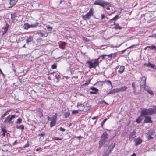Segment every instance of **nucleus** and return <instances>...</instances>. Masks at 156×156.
Returning a JSON list of instances; mask_svg holds the SVG:
<instances>
[{
  "label": "nucleus",
  "instance_id": "ea45409f",
  "mask_svg": "<svg viewBox=\"0 0 156 156\" xmlns=\"http://www.w3.org/2000/svg\"><path fill=\"white\" fill-rule=\"evenodd\" d=\"M91 79H89L84 84V85H88L89 84L90 82Z\"/></svg>",
  "mask_w": 156,
  "mask_h": 156
},
{
  "label": "nucleus",
  "instance_id": "7ed1b4c3",
  "mask_svg": "<svg viewBox=\"0 0 156 156\" xmlns=\"http://www.w3.org/2000/svg\"><path fill=\"white\" fill-rule=\"evenodd\" d=\"M108 135L106 132L103 133L99 141V148H101L104 144L108 142Z\"/></svg>",
  "mask_w": 156,
  "mask_h": 156
},
{
  "label": "nucleus",
  "instance_id": "680f3d73",
  "mask_svg": "<svg viewBox=\"0 0 156 156\" xmlns=\"http://www.w3.org/2000/svg\"><path fill=\"white\" fill-rule=\"evenodd\" d=\"M133 93L135 95H137L139 94V93H138V92H136V90H134L133 91Z\"/></svg>",
  "mask_w": 156,
  "mask_h": 156
},
{
  "label": "nucleus",
  "instance_id": "c756f323",
  "mask_svg": "<svg viewBox=\"0 0 156 156\" xmlns=\"http://www.w3.org/2000/svg\"><path fill=\"white\" fill-rule=\"evenodd\" d=\"M23 27L25 29H28V28H30V24L27 23H25L24 24Z\"/></svg>",
  "mask_w": 156,
  "mask_h": 156
},
{
  "label": "nucleus",
  "instance_id": "de8ad7c7",
  "mask_svg": "<svg viewBox=\"0 0 156 156\" xmlns=\"http://www.w3.org/2000/svg\"><path fill=\"white\" fill-rule=\"evenodd\" d=\"M47 28L48 31H51L52 30V27L51 26H47Z\"/></svg>",
  "mask_w": 156,
  "mask_h": 156
},
{
  "label": "nucleus",
  "instance_id": "72a5a7b5",
  "mask_svg": "<svg viewBox=\"0 0 156 156\" xmlns=\"http://www.w3.org/2000/svg\"><path fill=\"white\" fill-rule=\"evenodd\" d=\"M147 47H148L151 50H156V47L154 45H152L151 46H147Z\"/></svg>",
  "mask_w": 156,
  "mask_h": 156
},
{
  "label": "nucleus",
  "instance_id": "9b49d317",
  "mask_svg": "<svg viewBox=\"0 0 156 156\" xmlns=\"http://www.w3.org/2000/svg\"><path fill=\"white\" fill-rule=\"evenodd\" d=\"M134 141L135 142V146H137L141 144L142 142V140L140 137H138L135 139L134 140Z\"/></svg>",
  "mask_w": 156,
  "mask_h": 156
},
{
  "label": "nucleus",
  "instance_id": "8fccbe9b",
  "mask_svg": "<svg viewBox=\"0 0 156 156\" xmlns=\"http://www.w3.org/2000/svg\"><path fill=\"white\" fill-rule=\"evenodd\" d=\"M53 139L55 140H62V138H60L57 137H55Z\"/></svg>",
  "mask_w": 156,
  "mask_h": 156
},
{
  "label": "nucleus",
  "instance_id": "09e8293b",
  "mask_svg": "<svg viewBox=\"0 0 156 156\" xmlns=\"http://www.w3.org/2000/svg\"><path fill=\"white\" fill-rule=\"evenodd\" d=\"M132 87L133 88V91L134 90H135L136 87H135V83L134 82H133L132 83Z\"/></svg>",
  "mask_w": 156,
  "mask_h": 156
},
{
  "label": "nucleus",
  "instance_id": "c03bdc74",
  "mask_svg": "<svg viewBox=\"0 0 156 156\" xmlns=\"http://www.w3.org/2000/svg\"><path fill=\"white\" fill-rule=\"evenodd\" d=\"M134 46V45H133L131 46H130V47H128L127 48H126V49H124V50H122L121 51V52L122 53H123L126 50V49H128L129 48H131L132 46Z\"/></svg>",
  "mask_w": 156,
  "mask_h": 156
},
{
  "label": "nucleus",
  "instance_id": "4468645a",
  "mask_svg": "<svg viewBox=\"0 0 156 156\" xmlns=\"http://www.w3.org/2000/svg\"><path fill=\"white\" fill-rule=\"evenodd\" d=\"M136 132L135 131H133L130 135L129 139V140L131 141L135 137Z\"/></svg>",
  "mask_w": 156,
  "mask_h": 156
},
{
  "label": "nucleus",
  "instance_id": "13d9d810",
  "mask_svg": "<svg viewBox=\"0 0 156 156\" xmlns=\"http://www.w3.org/2000/svg\"><path fill=\"white\" fill-rule=\"evenodd\" d=\"M112 54L111 53L110 54L107 55L106 56H108V57H112Z\"/></svg>",
  "mask_w": 156,
  "mask_h": 156
},
{
  "label": "nucleus",
  "instance_id": "c9c22d12",
  "mask_svg": "<svg viewBox=\"0 0 156 156\" xmlns=\"http://www.w3.org/2000/svg\"><path fill=\"white\" fill-rule=\"evenodd\" d=\"M118 18V15H116L114 17H113L112 19H110L109 21V22H110L112 20H116Z\"/></svg>",
  "mask_w": 156,
  "mask_h": 156
},
{
  "label": "nucleus",
  "instance_id": "bb28decb",
  "mask_svg": "<svg viewBox=\"0 0 156 156\" xmlns=\"http://www.w3.org/2000/svg\"><path fill=\"white\" fill-rule=\"evenodd\" d=\"M66 44L67 43L65 42H62L61 44H59L60 48L63 49Z\"/></svg>",
  "mask_w": 156,
  "mask_h": 156
},
{
  "label": "nucleus",
  "instance_id": "f3484780",
  "mask_svg": "<svg viewBox=\"0 0 156 156\" xmlns=\"http://www.w3.org/2000/svg\"><path fill=\"white\" fill-rule=\"evenodd\" d=\"M45 133H42L38 134V136H40L39 140L40 141L43 140L44 138V136H45Z\"/></svg>",
  "mask_w": 156,
  "mask_h": 156
},
{
  "label": "nucleus",
  "instance_id": "69168bd1",
  "mask_svg": "<svg viewBox=\"0 0 156 156\" xmlns=\"http://www.w3.org/2000/svg\"><path fill=\"white\" fill-rule=\"evenodd\" d=\"M17 140H15L14 142L13 143V145H16V144H17Z\"/></svg>",
  "mask_w": 156,
  "mask_h": 156
},
{
  "label": "nucleus",
  "instance_id": "f704fd0d",
  "mask_svg": "<svg viewBox=\"0 0 156 156\" xmlns=\"http://www.w3.org/2000/svg\"><path fill=\"white\" fill-rule=\"evenodd\" d=\"M142 119L140 117H138L136 120V122L137 123H140L142 121Z\"/></svg>",
  "mask_w": 156,
  "mask_h": 156
},
{
  "label": "nucleus",
  "instance_id": "0e129e2a",
  "mask_svg": "<svg viewBox=\"0 0 156 156\" xmlns=\"http://www.w3.org/2000/svg\"><path fill=\"white\" fill-rule=\"evenodd\" d=\"M52 118H51L49 117H48V121H50V120H51H51H52Z\"/></svg>",
  "mask_w": 156,
  "mask_h": 156
},
{
  "label": "nucleus",
  "instance_id": "a878e982",
  "mask_svg": "<svg viewBox=\"0 0 156 156\" xmlns=\"http://www.w3.org/2000/svg\"><path fill=\"white\" fill-rule=\"evenodd\" d=\"M115 144H114L112 145H110L109 146L108 149H109L108 151H107L108 153L109 154L110 153H111L112 151V150L113 148H114V147H115Z\"/></svg>",
  "mask_w": 156,
  "mask_h": 156
},
{
  "label": "nucleus",
  "instance_id": "bf43d9fd",
  "mask_svg": "<svg viewBox=\"0 0 156 156\" xmlns=\"http://www.w3.org/2000/svg\"><path fill=\"white\" fill-rule=\"evenodd\" d=\"M107 83H109L110 85H111L112 87V83L111 82V81L110 80H108L107 81Z\"/></svg>",
  "mask_w": 156,
  "mask_h": 156
},
{
  "label": "nucleus",
  "instance_id": "0eeeda50",
  "mask_svg": "<svg viewBox=\"0 0 156 156\" xmlns=\"http://www.w3.org/2000/svg\"><path fill=\"white\" fill-rule=\"evenodd\" d=\"M5 26L2 28V31L3 32V33L2 34V35H4V34L7 32L9 27V25L5 21Z\"/></svg>",
  "mask_w": 156,
  "mask_h": 156
},
{
  "label": "nucleus",
  "instance_id": "37998d69",
  "mask_svg": "<svg viewBox=\"0 0 156 156\" xmlns=\"http://www.w3.org/2000/svg\"><path fill=\"white\" fill-rule=\"evenodd\" d=\"M107 120V118H105L102 122L101 124V126L102 127L104 124L105 123V122Z\"/></svg>",
  "mask_w": 156,
  "mask_h": 156
},
{
  "label": "nucleus",
  "instance_id": "052dcab7",
  "mask_svg": "<svg viewBox=\"0 0 156 156\" xmlns=\"http://www.w3.org/2000/svg\"><path fill=\"white\" fill-rule=\"evenodd\" d=\"M101 19H103L105 18V15H104L103 14H102L101 15Z\"/></svg>",
  "mask_w": 156,
  "mask_h": 156
},
{
  "label": "nucleus",
  "instance_id": "49530a36",
  "mask_svg": "<svg viewBox=\"0 0 156 156\" xmlns=\"http://www.w3.org/2000/svg\"><path fill=\"white\" fill-rule=\"evenodd\" d=\"M79 111V109L78 110H73L72 111V114H75L78 113Z\"/></svg>",
  "mask_w": 156,
  "mask_h": 156
},
{
  "label": "nucleus",
  "instance_id": "864d4df0",
  "mask_svg": "<svg viewBox=\"0 0 156 156\" xmlns=\"http://www.w3.org/2000/svg\"><path fill=\"white\" fill-rule=\"evenodd\" d=\"M112 57H113L114 58H115L117 56V54L116 53L112 54Z\"/></svg>",
  "mask_w": 156,
  "mask_h": 156
},
{
  "label": "nucleus",
  "instance_id": "774afa93",
  "mask_svg": "<svg viewBox=\"0 0 156 156\" xmlns=\"http://www.w3.org/2000/svg\"><path fill=\"white\" fill-rule=\"evenodd\" d=\"M41 149V147H39L37 148V149H36V151H39Z\"/></svg>",
  "mask_w": 156,
  "mask_h": 156
},
{
  "label": "nucleus",
  "instance_id": "393cba45",
  "mask_svg": "<svg viewBox=\"0 0 156 156\" xmlns=\"http://www.w3.org/2000/svg\"><path fill=\"white\" fill-rule=\"evenodd\" d=\"M118 92H119L118 90V88H117L113 89L110 91L109 92V94H113Z\"/></svg>",
  "mask_w": 156,
  "mask_h": 156
},
{
  "label": "nucleus",
  "instance_id": "4c0bfd02",
  "mask_svg": "<svg viewBox=\"0 0 156 156\" xmlns=\"http://www.w3.org/2000/svg\"><path fill=\"white\" fill-rule=\"evenodd\" d=\"M37 34L40 37H43L44 35V34L43 33H42L41 32H37Z\"/></svg>",
  "mask_w": 156,
  "mask_h": 156
},
{
  "label": "nucleus",
  "instance_id": "58836bf2",
  "mask_svg": "<svg viewBox=\"0 0 156 156\" xmlns=\"http://www.w3.org/2000/svg\"><path fill=\"white\" fill-rule=\"evenodd\" d=\"M107 56V55H106V54H105V55H101L100 56H99L98 58H100L101 57L102 58V59H101L100 60V61L99 62H101V61H102V60L103 59H104L105 58V56Z\"/></svg>",
  "mask_w": 156,
  "mask_h": 156
},
{
  "label": "nucleus",
  "instance_id": "f257e3e1",
  "mask_svg": "<svg viewBox=\"0 0 156 156\" xmlns=\"http://www.w3.org/2000/svg\"><path fill=\"white\" fill-rule=\"evenodd\" d=\"M146 78L144 76H143L141 78L140 83V90H146L151 95H153L154 94L152 91L148 87L146 86Z\"/></svg>",
  "mask_w": 156,
  "mask_h": 156
},
{
  "label": "nucleus",
  "instance_id": "5fc2aeb1",
  "mask_svg": "<svg viewBox=\"0 0 156 156\" xmlns=\"http://www.w3.org/2000/svg\"><path fill=\"white\" fill-rule=\"evenodd\" d=\"M60 130L64 132L65 130V129L64 128L62 127H60Z\"/></svg>",
  "mask_w": 156,
  "mask_h": 156
},
{
  "label": "nucleus",
  "instance_id": "6e6552de",
  "mask_svg": "<svg viewBox=\"0 0 156 156\" xmlns=\"http://www.w3.org/2000/svg\"><path fill=\"white\" fill-rule=\"evenodd\" d=\"M77 107L79 109V111H85L84 109V105L81 103H78L77 104Z\"/></svg>",
  "mask_w": 156,
  "mask_h": 156
},
{
  "label": "nucleus",
  "instance_id": "2eb2a0df",
  "mask_svg": "<svg viewBox=\"0 0 156 156\" xmlns=\"http://www.w3.org/2000/svg\"><path fill=\"white\" fill-rule=\"evenodd\" d=\"M18 0H10L9 4L10 5L9 7V8H11L14 6Z\"/></svg>",
  "mask_w": 156,
  "mask_h": 156
},
{
  "label": "nucleus",
  "instance_id": "7c9ffc66",
  "mask_svg": "<svg viewBox=\"0 0 156 156\" xmlns=\"http://www.w3.org/2000/svg\"><path fill=\"white\" fill-rule=\"evenodd\" d=\"M16 128L17 129H20L22 131H23L24 129V126L23 125H21L20 126L16 125Z\"/></svg>",
  "mask_w": 156,
  "mask_h": 156
},
{
  "label": "nucleus",
  "instance_id": "4be33fe9",
  "mask_svg": "<svg viewBox=\"0 0 156 156\" xmlns=\"http://www.w3.org/2000/svg\"><path fill=\"white\" fill-rule=\"evenodd\" d=\"M11 109H10L5 111V112L1 116L0 119H3V117H5L7 115H9V114L10 112L11 111Z\"/></svg>",
  "mask_w": 156,
  "mask_h": 156
},
{
  "label": "nucleus",
  "instance_id": "b1692460",
  "mask_svg": "<svg viewBox=\"0 0 156 156\" xmlns=\"http://www.w3.org/2000/svg\"><path fill=\"white\" fill-rule=\"evenodd\" d=\"M33 40V37L32 36H30L29 37L26 39V43L29 44L30 42L32 41Z\"/></svg>",
  "mask_w": 156,
  "mask_h": 156
},
{
  "label": "nucleus",
  "instance_id": "dca6fc26",
  "mask_svg": "<svg viewBox=\"0 0 156 156\" xmlns=\"http://www.w3.org/2000/svg\"><path fill=\"white\" fill-rule=\"evenodd\" d=\"M52 120H51L50 122V126L51 127L54 126L55 125L56 122V117L54 116L52 117Z\"/></svg>",
  "mask_w": 156,
  "mask_h": 156
},
{
  "label": "nucleus",
  "instance_id": "c85d7f7f",
  "mask_svg": "<svg viewBox=\"0 0 156 156\" xmlns=\"http://www.w3.org/2000/svg\"><path fill=\"white\" fill-rule=\"evenodd\" d=\"M39 24L38 23H36L35 24L30 25V28H35L37 27Z\"/></svg>",
  "mask_w": 156,
  "mask_h": 156
},
{
  "label": "nucleus",
  "instance_id": "338daca9",
  "mask_svg": "<svg viewBox=\"0 0 156 156\" xmlns=\"http://www.w3.org/2000/svg\"><path fill=\"white\" fill-rule=\"evenodd\" d=\"M153 131H152L151 132H148L149 135H150V134L152 135L153 134Z\"/></svg>",
  "mask_w": 156,
  "mask_h": 156
},
{
  "label": "nucleus",
  "instance_id": "a211bd4d",
  "mask_svg": "<svg viewBox=\"0 0 156 156\" xmlns=\"http://www.w3.org/2000/svg\"><path fill=\"white\" fill-rule=\"evenodd\" d=\"M91 90H92V91L90 92V94H96L98 90V89L94 87H91Z\"/></svg>",
  "mask_w": 156,
  "mask_h": 156
},
{
  "label": "nucleus",
  "instance_id": "1a4fd4ad",
  "mask_svg": "<svg viewBox=\"0 0 156 156\" xmlns=\"http://www.w3.org/2000/svg\"><path fill=\"white\" fill-rule=\"evenodd\" d=\"M148 115H151L156 114V108H151L148 109Z\"/></svg>",
  "mask_w": 156,
  "mask_h": 156
},
{
  "label": "nucleus",
  "instance_id": "e433bc0d",
  "mask_svg": "<svg viewBox=\"0 0 156 156\" xmlns=\"http://www.w3.org/2000/svg\"><path fill=\"white\" fill-rule=\"evenodd\" d=\"M22 121V119L21 118H19L17 120L16 123L17 124L20 123H21Z\"/></svg>",
  "mask_w": 156,
  "mask_h": 156
},
{
  "label": "nucleus",
  "instance_id": "6e6d98bb",
  "mask_svg": "<svg viewBox=\"0 0 156 156\" xmlns=\"http://www.w3.org/2000/svg\"><path fill=\"white\" fill-rule=\"evenodd\" d=\"M147 138L150 140V139H152L153 138V137H152V136H151L150 135H149L147 136Z\"/></svg>",
  "mask_w": 156,
  "mask_h": 156
},
{
  "label": "nucleus",
  "instance_id": "4d7b16f0",
  "mask_svg": "<svg viewBox=\"0 0 156 156\" xmlns=\"http://www.w3.org/2000/svg\"><path fill=\"white\" fill-rule=\"evenodd\" d=\"M29 145V144L28 143H27V144H25L24 146H23V147L24 148H26V147H27Z\"/></svg>",
  "mask_w": 156,
  "mask_h": 156
},
{
  "label": "nucleus",
  "instance_id": "9d476101",
  "mask_svg": "<svg viewBox=\"0 0 156 156\" xmlns=\"http://www.w3.org/2000/svg\"><path fill=\"white\" fill-rule=\"evenodd\" d=\"M146 115H148V109L143 108L141 110L140 116H143Z\"/></svg>",
  "mask_w": 156,
  "mask_h": 156
},
{
  "label": "nucleus",
  "instance_id": "423d86ee",
  "mask_svg": "<svg viewBox=\"0 0 156 156\" xmlns=\"http://www.w3.org/2000/svg\"><path fill=\"white\" fill-rule=\"evenodd\" d=\"M93 9L92 8H91L89 12L85 15L82 16V18L85 20L87 19H89L93 15Z\"/></svg>",
  "mask_w": 156,
  "mask_h": 156
},
{
  "label": "nucleus",
  "instance_id": "603ef678",
  "mask_svg": "<svg viewBox=\"0 0 156 156\" xmlns=\"http://www.w3.org/2000/svg\"><path fill=\"white\" fill-rule=\"evenodd\" d=\"M100 103L102 104L103 103H105L106 104L108 105V104L106 103L104 100H103L100 101Z\"/></svg>",
  "mask_w": 156,
  "mask_h": 156
},
{
  "label": "nucleus",
  "instance_id": "2f4dec72",
  "mask_svg": "<svg viewBox=\"0 0 156 156\" xmlns=\"http://www.w3.org/2000/svg\"><path fill=\"white\" fill-rule=\"evenodd\" d=\"M1 130L3 132V133L2 134L3 136H5V133L7 132V130L3 128H2Z\"/></svg>",
  "mask_w": 156,
  "mask_h": 156
},
{
  "label": "nucleus",
  "instance_id": "473e14b6",
  "mask_svg": "<svg viewBox=\"0 0 156 156\" xmlns=\"http://www.w3.org/2000/svg\"><path fill=\"white\" fill-rule=\"evenodd\" d=\"M70 115V113L68 112H66L64 114V116L65 118L68 117Z\"/></svg>",
  "mask_w": 156,
  "mask_h": 156
},
{
  "label": "nucleus",
  "instance_id": "5701e85b",
  "mask_svg": "<svg viewBox=\"0 0 156 156\" xmlns=\"http://www.w3.org/2000/svg\"><path fill=\"white\" fill-rule=\"evenodd\" d=\"M91 106V105H90L88 103H87L86 105H84V109L86 111L89 110Z\"/></svg>",
  "mask_w": 156,
  "mask_h": 156
},
{
  "label": "nucleus",
  "instance_id": "cd10ccee",
  "mask_svg": "<svg viewBox=\"0 0 156 156\" xmlns=\"http://www.w3.org/2000/svg\"><path fill=\"white\" fill-rule=\"evenodd\" d=\"M108 5H105L104 7H103L104 8H106V9L107 10H110V9L109 8V7H112V5L111 4V3H109L108 2Z\"/></svg>",
  "mask_w": 156,
  "mask_h": 156
},
{
  "label": "nucleus",
  "instance_id": "ddd939ff",
  "mask_svg": "<svg viewBox=\"0 0 156 156\" xmlns=\"http://www.w3.org/2000/svg\"><path fill=\"white\" fill-rule=\"evenodd\" d=\"M17 16L16 15L15 13L12 14H11V19L13 23H15L17 20Z\"/></svg>",
  "mask_w": 156,
  "mask_h": 156
},
{
  "label": "nucleus",
  "instance_id": "aec40b11",
  "mask_svg": "<svg viewBox=\"0 0 156 156\" xmlns=\"http://www.w3.org/2000/svg\"><path fill=\"white\" fill-rule=\"evenodd\" d=\"M125 69V67L124 66H120L118 70V72L120 74H122L124 71Z\"/></svg>",
  "mask_w": 156,
  "mask_h": 156
},
{
  "label": "nucleus",
  "instance_id": "20e7f679",
  "mask_svg": "<svg viewBox=\"0 0 156 156\" xmlns=\"http://www.w3.org/2000/svg\"><path fill=\"white\" fill-rule=\"evenodd\" d=\"M16 117V115H9L6 118L5 120L3 122L4 124L9 125V126H12L13 123V121H12L13 119Z\"/></svg>",
  "mask_w": 156,
  "mask_h": 156
},
{
  "label": "nucleus",
  "instance_id": "f03ea898",
  "mask_svg": "<svg viewBox=\"0 0 156 156\" xmlns=\"http://www.w3.org/2000/svg\"><path fill=\"white\" fill-rule=\"evenodd\" d=\"M99 58H95L94 59H92L90 61H87V63L88 65V67L90 68H96L97 66H99L100 62H99Z\"/></svg>",
  "mask_w": 156,
  "mask_h": 156
},
{
  "label": "nucleus",
  "instance_id": "a19ab883",
  "mask_svg": "<svg viewBox=\"0 0 156 156\" xmlns=\"http://www.w3.org/2000/svg\"><path fill=\"white\" fill-rule=\"evenodd\" d=\"M150 67L151 68H152L154 69H156V66H155V65L154 64H150Z\"/></svg>",
  "mask_w": 156,
  "mask_h": 156
},
{
  "label": "nucleus",
  "instance_id": "39448f33",
  "mask_svg": "<svg viewBox=\"0 0 156 156\" xmlns=\"http://www.w3.org/2000/svg\"><path fill=\"white\" fill-rule=\"evenodd\" d=\"M94 5H98L102 7H104L105 5H108V2L102 0H96L94 3Z\"/></svg>",
  "mask_w": 156,
  "mask_h": 156
},
{
  "label": "nucleus",
  "instance_id": "6ab92c4d",
  "mask_svg": "<svg viewBox=\"0 0 156 156\" xmlns=\"http://www.w3.org/2000/svg\"><path fill=\"white\" fill-rule=\"evenodd\" d=\"M128 87L125 86H122L119 88H118L119 92H122L126 90L127 89Z\"/></svg>",
  "mask_w": 156,
  "mask_h": 156
},
{
  "label": "nucleus",
  "instance_id": "e2e57ef3",
  "mask_svg": "<svg viewBox=\"0 0 156 156\" xmlns=\"http://www.w3.org/2000/svg\"><path fill=\"white\" fill-rule=\"evenodd\" d=\"M0 74H2L3 76H5L0 69Z\"/></svg>",
  "mask_w": 156,
  "mask_h": 156
},
{
  "label": "nucleus",
  "instance_id": "3c124183",
  "mask_svg": "<svg viewBox=\"0 0 156 156\" xmlns=\"http://www.w3.org/2000/svg\"><path fill=\"white\" fill-rule=\"evenodd\" d=\"M150 64H151V63L149 62L147 64H144V66L145 65H146V66L147 67H149L150 66Z\"/></svg>",
  "mask_w": 156,
  "mask_h": 156
},
{
  "label": "nucleus",
  "instance_id": "79ce46f5",
  "mask_svg": "<svg viewBox=\"0 0 156 156\" xmlns=\"http://www.w3.org/2000/svg\"><path fill=\"white\" fill-rule=\"evenodd\" d=\"M56 67H57V65H56V64L55 63H54V64L52 65L51 66V68L53 69H56Z\"/></svg>",
  "mask_w": 156,
  "mask_h": 156
},
{
  "label": "nucleus",
  "instance_id": "a18cd8bd",
  "mask_svg": "<svg viewBox=\"0 0 156 156\" xmlns=\"http://www.w3.org/2000/svg\"><path fill=\"white\" fill-rule=\"evenodd\" d=\"M109 154L108 153L107 150H106L102 156H108Z\"/></svg>",
  "mask_w": 156,
  "mask_h": 156
},
{
  "label": "nucleus",
  "instance_id": "f8f14e48",
  "mask_svg": "<svg viewBox=\"0 0 156 156\" xmlns=\"http://www.w3.org/2000/svg\"><path fill=\"white\" fill-rule=\"evenodd\" d=\"M153 121L151 120V118L150 117L148 116H146L145 117V119L144 120V122L148 123H152Z\"/></svg>",
  "mask_w": 156,
  "mask_h": 156
},
{
  "label": "nucleus",
  "instance_id": "412c9836",
  "mask_svg": "<svg viewBox=\"0 0 156 156\" xmlns=\"http://www.w3.org/2000/svg\"><path fill=\"white\" fill-rule=\"evenodd\" d=\"M114 26L113 27L114 29L119 30L122 29V27H121L118 23H116L115 22H114Z\"/></svg>",
  "mask_w": 156,
  "mask_h": 156
}]
</instances>
